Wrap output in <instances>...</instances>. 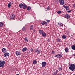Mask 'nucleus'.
<instances>
[{
	"label": "nucleus",
	"instance_id": "1",
	"mask_svg": "<svg viewBox=\"0 0 75 75\" xmlns=\"http://www.w3.org/2000/svg\"><path fill=\"white\" fill-rule=\"evenodd\" d=\"M69 69L72 71H74L75 70V64H69Z\"/></svg>",
	"mask_w": 75,
	"mask_h": 75
},
{
	"label": "nucleus",
	"instance_id": "2",
	"mask_svg": "<svg viewBox=\"0 0 75 75\" xmlns=\"http://www.w3.org/2000/svg\"><path fill=\"white\" fill-rule=\"evenodd\" d=\"M5 64V61H0V67H3Z\"/></svg>",
	"mask_w": 75,
	"mask_h": 75
},
{
	"label": "nucleus",
	"instance_id": "3",
	"mask_svg": "<svg viewBox=\"0 0 75 75\" xmlns=\"http://www.w3.org/2000/svg\"><path fill=\"white\" fill-rule=\"evenodd\" d=\"M59 1L60 3V4L61 6H62L64 4L65 1L64 0H59Z\"/></svg>",
	"mask_w": 75,
	"mask_h": 75
},
{
	"label": "nucleus",
	"instance_id": "4",
	"mask_svg": "<svg viewBox=\"0 0 75 75\" xmlns=\"http://www.w3.org/2000/svg\"><path fill=\"white\" fill-rule=\"evenodd\" d=\"M10 55V54L8 53H5L4 54V57L5 58H8Z\"/></svg>",
	"mask_w": 75,
	"mask_h": 75
},
{
	"label": "nucleus",
	"instance_id": "5",
	"mask_svg": "<svg viewBox=\"0 0 75 75\" xmlns=\"http://www.w3.org/2000/svg\"><path fill=\"white\" fill-rule=\"evenodd\" d=\"M42 68H44V67L46 66L47 65V63L45 62H43L41 63Z\"/></svg>",
	"mask_w": 75,
	"mask_h": 75
},
{
	"label": "nucleus",
	"instance_id": "6",
	"mask_svg": "<svg viewBox=\"0 0 75 75\" xmlns=\"http://www.w3.org/2000/svg\"><path fill=\"white\" fill-rule=\"evenodd\" d=\"M13 4V2L12 1H11L10 2L8 5V8H10V7H11V5H12Z\"/></svg>",
	"mask_w": 75,
	"mask_h": 75
},
{
	"label": "nucleus",
	"instance_id": "7",
	"mask_svg": "<svg viewBox=\"0 0 75 75\" xmlns=\"http://www.w3.org/2000/svg\"><path fill=\"white\" fill-rule=\"evenodd\" d=\"M55 58H61L62 57V55L61 54H59L57 55H56L55 56Z\"/></svg>",
	"mask_w": 75,
	"mask_h": 75
},
{
	"label": "nucleus",
	"instance_id": "8",
	"mask_svg": "<svg viewBox=\"0 0 75 75\" xmlns=\"http://www.w3.org/2000/svg\"><path fill=\"white\" fill-rule=\"evenodd\" d=\"M63 7L66 10H68L69 9V7L68 6H65V5H64L63 6Z\"/></svg>",
	"mask_w": 75,
	"mask_h": 75
},
{
	"label": "nucleus",
	"instance_id": "9",
	"mask_svg": "<svg viewBox=\"0 0 75 75\" xmlns=\"http://www.w3.org/2000/svg\"><path fill=\"white\" fill-rule=\"evenodd\" d=\"M65 17L67 19H69L70 18V16L68 14H67L65 15Z\"/></svg>",
	"mask_w": 75,
	"mask_h": 75
},
{
	"label": "nucleus",
	"instance_id": "10",
	"mask_svg": "<svg viewBox=\"0 0 75 75\" xmlns=\"http://www.w3.org/2000/svg\"><path fill=\"white\" fill-rule=\"evenodd\" d=\"M14 17H15V15H14V14H12L10 16V18L11 20L14 19Z\"/></svg>",
	"mask_w": 75,
	"mask_h": 75
},
{
	"label": "nucleus",
	"instance_id": "11",
	"mask_svg": "<svg viewBox=\"0 0 75 75\" xmlns=\"http://www.w3.org/2000/svg\"><path fill=\"white\" fill-rule=\"evenodd\" d=\"M41 24L42 25H44L45 24L46 25V26H47V23L45 21H43L42 22Z\"/></svg>",
	"mask_w": 75,
	"mask_h": 75
},
{
	"label": "nucleus",
	"instance_id": "12",
	"mask_svg": "<svg viewBox=\"0 0 75 75\" xmlns=\"http://www.w3.org/2000/svg\"><path fill=\"white\" fill-rule=\"evenodd\" d=\"M2 51L3 53H5L7 52V49L5 48H3L2 49Z\"/></svg>",
	"mask_w": 75,
	"mask_h": 75
},
{
	"label": "nucleus",
	"instance_id": "13",
	"mask_svg": "<svg viewBox=\"0 0 75 75\" xmlns=\"http://www.w3.org/2000/svg\"><path fill=\"white\" fill-rule=\"evenodd\" d=\"M19 7L20 8L22 9V8L23 7V4L21 3H20V4H19Z\"/></svg>",
	"mask_w": 75,
	"mask_h": 75
},
{
	"label": "nucleus",
	"instance_id": "14",
	"mask_svg": "<svg viewBox=\"0 0 75 75\" xmlns=\"http://www.w3.org/2000/svg\"><path fill=\"white\" fill-rule=\"evenodd\" d=\"M42 34V36L44 37H46V36H47V34H46V33H45V32H44Z\"/></svg>",
	"mask_w": 75,
	"mask_h": 75
},
{
	"label": "nucleus",
	"instance_id": "15",
	"mask_svg": "<svg viewBox=\"0 0 75 75\" xmlns=\"http://www.w3.org/2000/svg\"><path fill=\"white\" fill-rule=\"evenodd\" d=\"M15 54L16 55H17V56H18V55H20V54H21L20 52L18 51L16 52Z\"/></svg>",
	"mask_w": 75,
	"mask_h": 75
},
{
	"label": "nucleus",
	"instance_id": "16",
	"mask_svg": "<svg viewBox=\"0 0 75 75\" xmlns=\"http://www.w3.org/2000/svg\"><path fill=\"white\" fill-rule=\"evenodd\" d=\"M44 32V31L43 30H39V33L40 34H42Z\"/></svg>",
	"mask_w": 75,
	"mask_h": 75
},
{
	"label": "nucleus",
	"instance_id": "17",
	"mask_svg": "<svg viewBox=\"0 0 75 75\" xmlns=\"http://www.w3.org/2000/svg\"><path fill=\"white\" fill-rule=\"evenodd\" d=\"M27 48L26 47H24L22 49V51L23 52H25L27 51Z\"/></svg>",
	"mask_w": 75,
	"mask_h": 75
},
{
	"label": "nucleus",
	"instance_id": "18",
	"mask_svg": "<svg viewBox=\"0 0 75 75\" xmlns=\"http://www.w3.org/2000/svg\"><path fill=\"white\" fill-rule=\"evenodd\" d=\"M23 9H25L27 8V5L24 4L23 5Z\"/></svg>",
	"mask_w": 75,
	"mask_h": 75
},
{
	"label": "nucleus",
	"instance_id": "19",
	"mask_svg": "<svg viewBox=\"0 0 75 75\" xmlns=\"http://www.w3.org/2000/svg\"><path fill=\"white\" fill-rule=\"evenodd\" d=\"M71 48L73 50H75V45H72L71 46Z\"/></svg>",
	"mask_w": 75,
	"mask_h": 75
},
{
	"label": "nucleus",
	"instance_id": "20",
	"mask_svg": "<svg viewBox=\"0 0 75 75\" xmlns=\"http://www.w3.org/2000/svg\"><path fill=\"white\" fill-rule=\"evenodd\" d=\"M33 64L35 65L37 64V61L35 60H34L33 61Z\"/></svg>",
	"mask_w": 75,
	"mask_h": 75
},
{
	"label": "nucleus",
	"instance_id": "21",
	"mask_svg": "<svg viewBox=\"0 0 75 75\" xmlns=\"http://www.w3.org/2000/svg\"><path fill=\"white\" fill-rule=\"evenodd\" d=\"M58 24L59 26V27H62L63 26V24L62 23H59Z\"/></svg>",
	"mask_w": 75,
	"mask_h": 75
},
{
	"label": "nucleus",
	"instance_id": "22",
	"mask_svg": "<svg viewBox=\"0 0 75 75\" xmlns=\"http://www.w3.org/2000/svg\"><path fill=\"white\" fill-rule=\"evenodd\" d=\"M28 38L27 37H25L24 38V40L26 42H28V40H27Z\"/></svg>",
	"mask_w": 75,
	"mask_h": 75
},
{
	"label": "nucleus",
	"instance_id": "23",
	"mask_svg": "<svg viewBox=\"0 0 75 75\" xmlns=\"http://www.w3.org/2000/svg\"><path fill=\"white\" fill-rule=\"evenodd\" d=\"M3 25V23L2 22H0V27H2Z\"/></svg>",
	"mask_w": 75,
	"mask_h": 75
},
{
	"label": "nucleus",
	"instance_id": "24",
	"mask_svg": "<svg viewBox=\"0 0 75 75\" xmlns=\"http://www.w3.org/2000/svg\"><path fill=\"white\" fill-rule=\"evenodd\" d=\"M65 50L66 52H68V47L65 48Z\"/></svg>",
	"mask_w": 75,
	"mask_h": 75
},
{
	"label": "nucleus",
	"instance_id": "25",
	"mask_svg": "<svg viewBox=\"0 0 75 75\" xmlns=\"http://www.w3.org/2000/svg\"><path fill=\"white\" fill-rule=\"evenodd\" d=\"M56 41L58 42H60V41H61V40H60V39L59 38L57 39Z\"/></svg>",
	"mask_w": 75,
	"mask_h": 75
},
{
	"label": "nucleus",
	"instance_id": "26",
	"mask_svg": "<svg viewBox=\"0 0 75 75\" xmlns=\"http://www.w3.org/2000/svg\"><path fill=\"white\" fill-rule=\"evenodd\" d=\"M33 27H34V26H33V25H31L30 27V30H33Z\"/></svg>",
	"mask_w": 75,
	"mask_h": 75
},
{
	"label": "nucleus",
	"instance_id": "27",
	"mask_svg": "<svg viewBox=\"0 0 75 75\" xmlns=\"http://www.w3.org/2000/svg\"><path fill=\"white\" fill-rule=\"evenodd\" d=\"M27 10H30L31 9V8L30 7H28L27 8Z\"/></svg>",
	"mask_w": 75,
	"mask_h": 75
},
{
	"label": "nucleus",
	"instance_id": "28",
	"mask_svg": "<svg viewBox=\"0 0 75 75\" xmlns=\"http://www.w3.org/2000/svg\"><path fill=\"white\" fill-rule=\"evenodd\" d=\"M61 13H62L61 11H57V13L59 14H61Z\"/></svg>",
	"mask_w": 75,
	"mask_h": 75
},
{
	"label": "nucleus",
	"instance_id": "29",
	"mask_svg": "<svg viewBox=\"0 0 75 75\" xmlns=\"http://www.w3.org/2000/svg\"><path fill=\"white\" fill-rule=\"evenodd\" d=\"M62 37L63 39H65V38H66V36L65 35H63Z\"/></svg>",
	"mask_w": 75,
	"mask_h": 75
},
{
	"label": "nucleus",
	"instance_id": "30",
	"mask_svg": "<svg viewBox=\"0 0 75 75\" xmlns=\"http://www.w3.org/2000/svg\"><path fill=\"white\" fill-rule=\"evenodd\" d=\"M36 53H37V54H40V52L38 50H36Z\"/></svg>",
	"mask_w": 75,
	"mask_h": 75
},
{
	"label": "nucleus",
	"instance_id": "31",
	"mask_svg": "<svg viewBox=\"0 0 75 75\" xmlns=\"http://www.w3.org/2000/svg\"><path fill=\"white\" fill-rule=\"evenodd\" d=\"M22 31H25V27H23L22 29Z\"/></svg>",
	"mask_w": 75,
	"mask_h": 75
},
{
	"label": "nucleus",
	"instance_id": "32",
	"mask_svg": "<svg viewBox=\"0 0 75 75\" xmlns=\"http://www.w3.org/2000/svg\"><path fill=\"white\" fill-rule=\"evenodd\" d=\"M58 69H59V71H61L62 70V68H61V67H59V68H58Z\"/></svg>",
	"mask_w": 75,
	"mask_h": 75
},
{
	"label": "nucleus",
	"instance_id": "33",
	"mask_svg": "<svg viewBox=\"0 0 75 75\" xmlns=\"http://www.w3.org/2000/svg\"><path fill=\"white\" fill-rule=\"evenodd\" d=\"M46 21L47 22V23H49V22H50V20H46Z\"/></svg>",
	"mask_w": 75,
	"mask_h": 75
},
{
	"label": "nucleus",
	"instance_id": "34",
	"mask_svg": "<svg viewBox=\"0 0 75 75\" xmlns=\"http://www.w3.org/2000/svg\"><path fill=\"white\" fill-rule=\"evenodd\" d=\"M52 54H55V52L54 51H52Z\"/></svg>",
	"mask_w": 75,
	"mask_h": 75
},
{
	"label": "nucleus",
	"instance_id": "35",
	"mask_svg": "<svg viewBox=\"0 0 75 75\" xmlns=\"http://www.w3.org/2000/svg\"><path fill=\"white\" fill-rule=\"evenodd\" d=\"M73 8L75 9V3L73 4Z\"/></svg>",
	"mask_w": 75,
	"mask_h": 75
},
{
	"label": "nucleus",
	"instance_id": "36",
	"mask_svg": "<svg viewBox=\"0 0 75 75\" xmlns=\"http://www.w3.org/2000/svg\"><path fill=\"white\" fill-rule=\"evenodd\" d=\"M30 50V51H31V52H33V49H32V48H31V49Z\"/></svg>",
	"mask_w": 75,
	"mask_h": 75
},
{
	"label": "nucleus",
	"instance_id": "37",
	"mask_svg": "<svg viewBox=\"0 0 75 75\" xmlns=\"http://www.w3.org/2000/svg\"><path fill=\"white\" fill-rule=\"evenodd\" d=\"M70 12H71V10H69V11H67L68 13H70Z\"/></svg>",
	"mask_w": 75,
	"mask_h": 75
},
{
	"label": "nucleus",
	"instance_id": "38",
	"mask_svg": "<svg viewBox=\"0 0 75 75\" xmlns=\"http://www.w3.org/2000/svg\"><path fill=\"white\" fill-rule=\"evenodd\" d=\"M57 74V72H54V73L53 75H56V74Z\"/></svg>",
	"mask_w": 75,
	"mask_h": 75
},
{
	"label": "nucleus",
	"instance_id": "39",
	"mask_svg": "<svg viewBox=\"0 0 75 75\" xmlns=\"http://www.w3.org/2000/svg\"><path fill=\"white\" fill-rule=\"evenodd\" d=\"M56 73H57H57H58V70H56Z\"/></svg>",
	"mask_w": 75,
	"mask_h": 75
},
{
	"label": "nucleus",
	"instance_id": "40",
	"mask_svg": "<svg viewBox=\"0 0 75 75\" xmlns=\"http://www.w3.org/2000/svg\"><path fill=\"white\" fill-rule=\"evenodd\" d=\"M47 10H49L50 9V8L49 7H47Z\"/></svg>",
	"mask_w": 75,
	"mask_h": 75
},
{
	"label": "nucleus",
	"instance_id": "41",
	"mask_svg": "<svg viewBox=\"0 0 75 75\" xmlns=\"http://www.w3.org/2000/svg\"><path fill=\"white\" fill-rule=\"evenodd\" d=\"M61 75V74L60 73H59V74H57V75Z\"/></svg>",
	"mask_w": 75,
	"mask_h": 75
},
{
	"label": "nucleus",
	"instance_id": "42",
	"mask_svg": "<svg viewBox=\"0 0 75 75\" xmlns=\"http://www.w3.org/2000/svg\"><path fill=\"white\" fill-rule=\"evenodd\" d=\"M75 54H74L73 55V56L75 57Z\"/></svg>",
	"mask_w": 75,
	"mask_h": 75
},
{
	"label": "nucleus",
	"instance_id": "43",
	"mask_svg": "<svg viewBox=\"0 0 75 75\" xmlns=\"http://www.w3.org/2000/svg\"><path fill=\"white\" fill-rule=\"evenodd\" d=\"M16 75H19V74H16Z\"/></svg>",
	"mask_w": 75,
	"mask_h": 75
},
{
	"label": "nucleus",
	"instance_id": "44",
	"mask_svg": "<svg viewBox=\"0 0 75 75\" xmlns=\"http://www.w3.org/2000/svg\"><path fill=\"white\" fill-rule=\"evenodd\" d=\"M73 75H75V74H74Z\"/></svg>",
	"mask_w": 75,
	"mask_h": 75
}]
</instances>
